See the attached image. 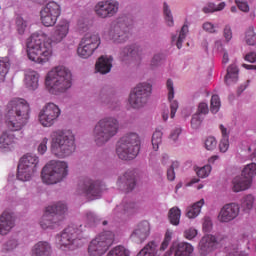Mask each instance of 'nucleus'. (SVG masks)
I'll return each instance as SVG.
<instances>
[{"label":"nucleus","instance_id":"1","mask_svg":"<svg viewBox=\"0 0 256 256\" xmlns=\"http://www.w3.org/2000/svg\"><path fill=\"white\" fill-rule=\"evenodd\" d=\"M71 31V21L61 18L54 26L53 33L50 37L44 31L40 30L33 33L27 43V55L30 61L34 63H48L51 57H53V45H59L63 43L69 36Z\"/></svg>","mask_w":256,"mask_h":256},{"label":"nucleus","instance_id":"2","mask_svg":"<svg viewBox=\"0 0 256 256\" xmlns=\"http://www.w3.org/2000/svg\"><path fill=\"white\" fill-rule=\"evenodd\" d=\"M31 118V106L22 98H13L5 109L4 119L8 131H21Z\"/></svg>","mask_w":256,"mask_h":256},{"label":"nucleus","instance_id":"3","mask_svg":"<svg viewBox=\"0 0 256 256\" xmlns=\"http://www.w3.org/2000/svg\"><path fill=\"white\" fill-rule=\"evenodd\" d=\"M45 87L51 95L67 93L73 87V73L65 66H56L46 74Z\"/></svg>","mask_w":256,"mask_h":256},{"label":"nucleus","instance_id":"4","mask_svg":"<svg viewBox=\"0 0 256 256\" xmlns=\"http://www.w3.org/2000/svg\"><path fill=\"white\" fill-rule=\"evenodd\" d=\"M51 153L58 159L71 157L77 149L75 133L71 129H58L50 135Z\"/></svg>","mask_w":256,"mask_h":256},{"label":"nucleus","instance_id":"5","mask_svg":"<svg viewBox=\"0 0 256 256\" xmlns=\"http://www.w3.org/2000/svg\"><path fill=\"white\" fill-rule=\"evenodd\" d=\"M119 133V120L113 116L100 119L93 130V140L98 147L109 143Z\"/></svg>","mask_w":256,"mask_h":256},{"label":"nucleus","instance_id":"6","mask_svg":"<svg viewBox=\"0 0 256 256\" xmlns=\"http://www.w3.org/2000/svg\"><path fill=\"white\" fill-rule=\"evenodd\" d=\"M83 226L72 224L56 236V243L62 251H75L83 246Z\"/></svg>","mask_w":256,"mask_h":256},{"label":"nucleus","instance_id":"7","mask_svg":"<svg viewBox=\"0 0 256 256\" xmlns=\"http://www.w3.org/2000/svg\"><path fill=\"white\" fill-rule=\"evenodd\" d=\"M69 163L60 160H51L42 169L41 177L46 185H57L67 179Z\"/></svg>","mask_w":256,"mask_h":256},{"label":"nucleus","instance_id":"8","mask_svg":"<svg viewBox=\"0 0 256 256\" xmlns=\"http://www.w3.org/2000/svg\"><path fill=\"white\" fill-rule=\"evenodd\" d=\"M141 139L137 133H128L118 141L116 155L122 161H131L139 155Z\"/></svg>","mask_w":256,"mask_h":256},{"label":"nucleus","instance_id":"9","mask_svg":"<svg viewBox=\"0 0 256 256\" xmlns=\"http://www.w3.org/2000/svg\"><path fill=\"white\" fill-rule=\"evenodd\" d=\"M67 214V205L63 202H57L45 208L44 214L40 219V227L44 230L57 229L61 221Z\"/></svg>","mask_w":256,"mask_h":256},{"label":"nucleus","instance_id":"10","mask_svg":"<svg viewBox=\"0 0 256 256\" xmlns=\"http://www.w3.org/2000/svg\"><path fill=\"white\" fill-rule=\"evenodd\" d=\"M39 167V156L33 153L23 155L18 164L17 179L19 181H31Z\"/></svg>","mask_w":256,"mask_h":256},{"label":"nucleus","instance_id":"11","mask_svg":"<svg viewBox=\"0 0 256 256\" xmlns=\"http://www.w3.org/2000/svg\"><path fill=\"white\" fill-rule=\"evenodd\" d=\"M128 28L129 18L127 16H120L112 21L109 30L104 35L106 39H109L112 43L119 45L127 41Z\"/></svg>","mask_w":256,"mask_h":256},{"label":"nucleus","instance_id":"12","mask_svg":"<svg viewBox=\"0 0 256 256\" xmlns=\"http://www.w3.org/2000/svg\"><path fill=\"white\" fill-rule=\"evenodd\" d=\"M115 241V234L111 231H104L100 233L94 240L91 241L88 247V253L90 256H102L107 253L109 247L113 245Z\"/></svg>","mask_w":256,"mask_h":256},{"label":"nucleus","instance_id":"13","mask_svg":"<svg viewBox=\"0 0 256 256\" xmlns=\"http://www.w3.org/2000/svg\"><path fill=\"white\" fill-rule=\"evenodd\" d=\"M101 37L97 32L87 33L80 41L77 48V55L81 59H89L99 49Z\"/></svg>","mask_w":256,"mask_h":256},{"label":"nucleus","instance_id":"14","mask_svg":"<svg viewBox=\"0 0 256 256\" xmlns=\"http://www.w3.org/2000/svg\"><path fill=\"white\" fill-rule=\"evenodd\" d=\"M153 86L148 82L139 83L130 93L128 103L133 109H141L145 107L151 97Z\"/></svg>","mask_w":256,"mask_h":256},{"label":"nucleus","instance_id":"15","mask_svg":"<svg viewBox=\"0 0 256 256\" xmlns=\"http://www.w3.org/2000/svg\"><path fill=\"white\" fill-rule=\"evenodd\" d=\"M61 117L59 105L49 102L46 103L38 113V122L42 127H53Z\"/></svg>","mask_w":256,"mask_h":256},{"label":"nucleus","instance_id":"16","mask_svg":"<svg viewBox=\"0 0 256 256\" xmlns=\"http://www.w3.org/2000/svg\"><path fill=\"white\" fill-rule=\"evenodd\" d=\"M76 194L87 199H99L101 197V183L91 178H81L76 188Z\"/></svg>","mask_w":256,"mask_h":256},{"label":"nucleus","instance_id":"17","mask_svg":"<svg viewBox=\"0 0 256 256\" xmlns=\"http://www.w3.org/2000/svg\"><path fill=\"white\" fill-rule=\"evenodd\" d=\"M173 230L168 229L164 235V239L159 248V242L153 240L146 244V246L137 254V256H161L163 251L169 247V243L173 239Z\"/></svg>","mask_w":256,"mask_h":256},{"label":"nucleus","instance_id":"18","mask_svg":"<svg viewBox=\"0 0 256 256\" xmlns=\"http://www.w3.org/2000/svg\"><path fill=\"white\" fill-rule=\"evenodd\" d=\"M61 17V5L55 1L48 2L40 11V21L44 27H53Z\"/></svg>","mask_w":256,"mask_h":256},{"label":"nucleus","instance_id":"19","mask_svg":"<svg viewBox=\"0 0 256 256\" xmlns=\"http://www.w3.org/2000/svg\"><path fill=\"white\" fill-rule=\"evenodd\" d=\"M94 11L100 19H111L119 13V2L116 0L100 1L95 5Z\"/></svg>","mask_w":256,"mask_h":256},{"label":"nucleus","instance_id":"20","mask_svg":"<svg viewBox=\"0 0 256 256\" xmlns=\"http://www.w3.org/2000/svg\"><path fill=\"white\" fill-rule=\"evenodd\" d=\"M241 206L235 202L225 204L218 213V221L220 223H231L239 217Z\"/></svg>","mask_w":256,"mask_h":256},{"label":"nucleus","instance_id":"21","mask_svg":"<svg viewBox=\"0 0 256 256\" xmlns=\"http://www.w3.org/2000/svg\"><path fill=\"white\" fill-rule=\"evenodd\" d=\"M151 234V224L148 221L138 223L132 234L130 235L131 241L134 243H144Z\"/></svg>","mask_w":256,"mask_h":256},{"label":"nucleus","instance_id":"22","mask_svg":"<svg viewBox=\"0 0 256 256\" xmlns=\"http://www.w3.org/2000/svg\"><path fill=\"white\" fill-rule=\"evenodd\" d=\"M19 147V142L14 134L4 132L0 136V151L1 153H11Z\"/></svg>","mask_w":256,"mask_h":256},{"label":"nucleus","instance_id":"23","mask_svg":"<svg viewBox=\"0 0 256 256\" xmlns=\"http://www.w3.org/2000/svg\"><path fill=\"white\" fill-rule=\"evenodd\" d=\"M166 89H167V100L170 105V117L171 119H175L177 109H179V101L175 100V85L173 84V80L171 79L167 80Z\"/></svg>","mask_w":256,"mask_h":256},{"label":"nucleus","instance_id":"24","mask_svg":"<svg viewBox=\"0 0 256 256\" xmlns=\"http://www.w3.org/2000/svg\"><path fill=\"white\" fill-rule=\"evenodd\" d=\"M170 251L174 256H191L195 248L188 242H173Z\"/></svg>","mask_w":256,"mask_h":256},{"label":"nucleus","instance_id":"25","mask_svg":"<svg viewBox=\"0 0 256 256\" xmlns=\"http://www.w3.org/2000/svg\"><path fill=\"white\" fill-rule=\"evenodd\" d=\"M95 69L97 73L101 75H107V73H111V69H113V56H101L96 61Z\"/></svg>","mask_w":256,"mask_h":256},{"label":"nucleus","instance_id":"26","mask_svg":"<svg viewBox=\"0 0 256 256\" xmlns=\"http://www.w3.org/2000/svg\"><path fill=\"white\" fill-rule=\"evenodd\" d=\"M15 227V219L10 212H4L0 216V235H9L11 229Z\"/></svg>","mask_w":256,"mask_h":256},{"label":"nucleus","instance_id":"27","mask_svg":"<svg viewBox=\"0 0 256 256\" xmlns=\"http://www.w3.org/2000/svg\"><path fill=\"white\" fill-rule=\"evenodd\" d=\"M117 186L121 191H125V193L133 191L135 189V176H133V172H126L123 176H120Z\"/></svg>","mask_w":256,"mask_h":256},{"label":"nucleus","instance_id":"28","mask_svg":"<svg viewBox=\"0 0 256 256\" xmlns=\"http://www.w3.org/2000/svg\"><path fill=\"white\" fill-rule=\"evenodd\" d=\"M251 185H253L251 179L243 176V174L235 176L232 179V191H234V193H241V191H247V189H251Z\"/></svg>","mask_w":256,"mask_h":256},{"label":"nucleus","instance_id":"29","mask_svg":"<svg viewBox=\"0 0 256 256\" xmlns=\"http://www.w3.org/2000/svg\"><path fill=\"white\" fill-rule=\"evenodd\" d=\"M39 73L35 70H26L24 77V85L29 91H37L39 89Z\"/></svg>","mask_w":256,"mask_h":256},{"label":"nucleus","instance_id":"30","mask_svg":"<svg viewBox=\"0 0 256 256\" xmlns=\"http://www.w3.org/2000/svg\"><path fill=\"white\" fill-rule=\"evenodd\" d=\"M217 247V238L213 235H205L199 242V249L202 255L211 253Z\"/></svg>","mask_w":256,"mask_h":256},{"label":"nucleus","instance_id":"31","mask_svg":"<svg viewBox=\"0 0 256 256\" xmlns=\"http://www.w3.org/2000/svg\"><path fill=\"white\" fill-rule=\"evenodd\" d=\"M137 212V204L135 202L123 200L120 205L114 209L116 215H133Z\"/></svg>","mask_w":256,"mask_h":256},{"label":"nucleus","instance_id":"32","mask_svg":"<svg viewBox=\"0 0 256 256\" xmlns=\"http://www.w3.org/2000/svg\"><path fill=\"white\" fill-rule=\"evenodd\" d=\"M53 249L47 241H39L32 247V256H51Z\"/></svg>","mask_w":256,"mask_h":256},{"label":"nucleus","instance_id":"33","mask_svg":"<svg viewBox=\"0 0 256 256\" xmlns=\"http://www.w3.org/2000/svg\"><path fill=\"white\" fill-rule=\"evenodd\" d=\"M205 205V199H200L199 201L188 206L185 210V215L188 219H197L198 215H201V210Z\"/></svg>","mask_w":256,"mask_h":256},{"label":"nucleus","instance_id":"34","mask_svg":"<svg viewBox=\"0 0 256 256\" xmlns=\"http://www.w3.org/2000/svg\"><path fill=\"white\" fill-rule=\"evenodd\" d=\"M219 129L222 135L219 143V149L221 153H227V151H229V129L224 127L223 124L219 126Z\"/></svg>","mask_w":256,"mask_h":256},{"label":"nucleus","instance_id":"35","mask_svg":"<svg viewBox=\"0 0 256 256\" xmlns=\"http://www.w3.org/2000/svg\"><path fill=\"white\" fill-rule=\"evenodd\" d=\"M239 79V68L237 65L231 64L227 68V74L225 76V83L226 85H233Z\"/></svg>","mask_w":256,"mask_h":256},{"label":"nucleus","instance_id":"36","mask_svg":"<svg viewBox=\"0 0 256 256\" xmlns=\"http://www.w3.org/2000/svg\"><path fill=\"white\" fill-rule=\"evenodd\" d=\"M255 205V196L253 194L245 195L240 200V207L245 213H249Z\"/></svg>","mask_w":256,"mask_h":256},{"label":"nucleus","instance_id":"37","mask_svg":"<svg viewBox=\"0 0 256 256\" xmlns=\"http://www.w3.org/2000/svg\"><path fill=\"white\" fill-rule=\"evenodd\" d=\"M140 49H141V47L137 44H132L130 46H126L120 52V59H122V61H125L127 59V57H133V56L137 55V53H139Z\"/></svg>","mask_w":256,"mask_h":256},{"label":"nucleus","instance_id":"38","mask_svg":"<svg viewBox=\"0 0 256 256\" xmlns=\"http://www.w3.org/2000/svg\"><path fill=\"white\" fill-rule=\"evenodd\" d=\"M168 219L171 225L177 227L181 223V209L177 206L172 207L168 212Z\"/></svg>","mask_w":256,"mask_h":256},{"label":"nucleus","instance_id":"39","mask_svg":"<svg viewBox=\"0 0 256 256\" xmlns=\"http://www.w3.org/2000/svg\"><path fill=\"white\" fill-rule=\"evenodd\" d=\"M241 174L243 177H246V179H250V181L253 183V179L256 178V163L252 162L245 165L242 169Z\"/></svg>","mask_w":256,"mask_h":256},{"label":"nucleus","instance_id":"40","mask_svg":"<svg viewBox=\"0 0 256 256\" xmlns=\"http://www.w3.org/2000/svg\"><path fill=\"white\" fill-rule=\"evenodd\" d=\"M9 67H11L9 58L0 57V83H3L5 81V78L7 77V73H9Z\"/></svg>","mask_w":256,"mask_h":256},{"label":"nucleus","instance_id":"41","mask_svg":"<svg viewBox=\"0 0 256 256\" xmlns=\"http://www.w3.org/2000/svg\"><path fill=\"white\" fill-rule=\"evenodd\" d=\"M189 33V26L187 24H184L179 32L178 37L173 36L172 41H176V46L178 49H181L183 47V42L185 41L187 35Z\"/></svg>","mask_w":256,"mask_h":256},{"label":"nucleus","instance_id":"42","mask_svg":"<svg viewBox=\"0 0 256 256\" xmlns=\"http://www.w3.org/2000/svg\"><path fill=\"white\" fill-rule=\"evenodd\" d=\"M163 14H164V21L168 27H173L175 25V19L173 18V12L169 7V4L166 2L163 3Z\"/></svg>","mask_w":256,"mask_h":256},{"label":"nucleus","instance_id":"43","mask_svg":"<svg viewBox=\"0 0 256 256\" xmlns=\"http://www.w3.org/2000/svg\"><path fill=\"white\" fill-rule=\"evenodd\" d=\"M130 255H131V252H129L127 248L121 245H118L112 248L107 254V256H130Z\"/></svg>","mask_w":256,"mask_h":256},{"label":"nucleus","instance_id":"44","mask_svg":"<svg viewBox=\"0 0 256 256\" xmlns=\"http://www.w3.org/2000/svg\"><path fill=\"white\" fill-rule=\"evenodd\" d=\"M163 143V132L156 130L152 135V149L159 151V146Z\"/></svg>","mask_w":256,"mask_h":256},{"label":"nucleus","instance_id":"45","mask_svg":"<svg viewBox=\"0 0 256 256\" xmlns=\"http://www.w3.org/2000/svg\"><path fill=\"white\" fill-rule=\"evenodd\" d=\"M219 109H221V99L219 95H212L210 102V111L214 115L219 113Z\"/></svg>","mask_w":256,"mask_h":256},{"label":"nucleus","instance_id":"46","mask_svg":"<svg viewBox=\"0 0 256 256\" xmlns=\"http://www.w3.org/2000/svg\"><path fill=\"white\" fill-rule=\"evenodd\" d=\"M245 42L247 45H256V32L253 26H250L245 35Z\"/></svg>","mask_w":256,"mask_h":256},{"label":"nucleus","instance_id":"47","mask_svg":"<svg viewBox=\"0 0 256 256\" xmlns=\"http://www.w3.org/2000/svg\"><path fill=\"white\" fill-rule=\"evenodd\" d=\"M211 171H213V167L209 164L196 169V173L200 179H207L211 175Z\"/></svg>","mask_w":256,"mask_h":256},{"label":"nucleus","instance_id":"48","mask_svg":"<svg viewBox=\"0 0 256 256\" xmlns=\"http://www.w3.org/2000/svg\"><path fill=\"white\" fill-rule=\"evenodd\" d=\"M202 29L206 33H210L211 35H215L219 33V28L213 22L206 21L202 24Z\"/></svg>","mask_w":256,"mask_h":256},{"label":"nucleus","instance_id":"49","mask_svg":"<svg viewBox=\"0 0 256 256\" xmlns=\"http://www.w3.org/2000/svg\"><path fill=\"white\" fill-rule=\"evenodd\" d=\"M203 116L200 114H194L191 119V129L197 131V129L201 128V124L203 123Z\"/></svg>","mask_w":256,"mask_h":256},{"label":"nucleus","instance_id":"50","mask_svg":"<svg viewBox=\"0 0 256 256\" xmlns=\"http://www.w3.org/2000/svg\"><path fill=\"white\" fill-rule=\"evenodd\" d=\"M16 31L19 33V35H24L25 31H27V21L21 17H18L16 19Z\"/></svg>","mask_w":256,"mask_h":256},{"label":"nucleus","instance_id":"51","mask_svg":"<svg viewBox=\"0 0 256 256\" xmlns=\"http://www.w3.org/2000/svg\"><path fill=\"white\" fill-rule=\"evenodd\" d=\"M85 221L88 225H90V227H92V225H95V223L99 221V217L93 211H86Z\"/></svg>","mask_w":256,"mask_h":256},{"label":"nucleus","instance_id":"52","mask_svg":"<svg viewBox=\"0 0 256 256\" xmlns=\"http://www.w3.org/2000/svg\"><path fill=\"white\" fill-rule=\"evenodd\" d=\"M182 131L183 130L181 129V127H176L172 129L169 135V140L171 141V143H179V135H181Z\"/></svg>","mask_w":256,"mask_h":256},{"label":"nucleus","instance_id":"53","mask_svg":"<svg viewBox=\"0 0 256 256\" xmlns=\"http://www.w3.org/2000/svg\"><path fill=\"white\" fill-rule=\"evenodd\" d=\"M179 168V162L175 161L171 163V166L167 170V177L169 181H175V169Z\"/></svg>","mask_w":256,"mask_h":256},{"label":"nucleus","instance_id":"54","mask_svg":"<svg viewBox=\"0 0 256 256\" xmlns=\"http://www.w3.org/2000/svg\"><path fill=\"white\" fill-rule=\"evenodd\" d=\"M204 145L207 151H213L217 147V139L213 136H209L206 138Z\"/></svg>","mask_w":256,"mask_h":256},{"label":"nucleus","instance_id":"55","mask_svg":"<svg viewBox=\"0 0 256 256\" xmlns=\"http://www.w3.org/2000/svg\"><path fill=\"white\" fill-rule=\"evenodd\" d=\"M199 234V231L195 229L194 227H190L184 231V237L185 239H188V241H193L195 237Z\"/></svg>","mask_w":256,"mask_h":256},{"label":"nucleus","instance_id":"56","mask_svg":"<svg viewBox=\"0 0 256 256\" xmlns=\"http://www.w3.org/2000/svg\"><path fill=\"white\" fill-rule=\"evenodd\" d=\"M47 143H49V138L44 137L40 140L37 151L39 155H45L47 153Z\"/></svg>","mask_w":256,"mask_h":256},{"label":"nucleus","instance_id":"57","mask_svg":"<svg viewBox=\"0 0 256 256\" xmlns=\"http://www.w3.org/2000/svg\"><path fill=\"white\" fill-rule=\"evenodd\" d=\"M207 113H209V104L205 101L200 102L198 104L196 115H201V117H203V115H207Z\"/></svg>","mask_w":256,"mask_h":256},{"label":"nucleus","instance_id":"58","mask_svg":"<svg viewBox=\"0 0 256 256\" xmlns=\"http://www.w3.org/2000/svg\"><path fill=\"white\" fill-rule=\"evenodd\" d=\"M223 38L225 43H231V39H233V30L231 26L226 25L223 29Z\"/></svg>","mask_w":256,"mask_h":256},{"label":"nucleus","instance_id":"59","mask_svg":"<svg viewBox=\"0 0 256 256\" xmlns=\"http://www.w3.org/2000/svg\"><path fill=\"white\" fill-rule=\"evenodd\" d=\"M235 3L240 9V11H243V13H249V4L245 0H235Z\"/></svg>","mask_w":256,"mask_h":256},{"label":"nucleus","instance_id":"60","mask_svg":"<svg viewBox=\"0 0 256 256\" xmlns=\"http://www.w3.org/2000/svg\"><path fill=\"white\" fill-rule=\"evenodd\" d=\"M211 229H213V221L211 220V217L206 216L204 217L203 231H205V233H209Z\"/></svg>","mask_w":256,"mask_h":256},{"label":"nucleus","instance_id":"61","mask_svg":"<svg viewBox=\"0 0 256 256\" xmlns=\"http://www.w3.org/2000/svg\"><path fill=\"white\" fill-rule=\"evenodd\" d=\"M213 51L215 53H223L225 51V47L223 46V40L218 39L214 42Z\"/></svg>","mask_w":256,"mask_h":256},{"label":"nucleus","instance_id":"62","mask_svg":"<svg viewBox=\"0 0 256 256\" xmlns=\"http://www.w3.org/2000/svg\"><path fill=\"white\" fill-rule=\"evenodd\" d=\"M161 65V55L156 54L153 56L150 66L152 69H155V67H159Z\"/></svg>","mask_w":256,"mask_h":256},{"label":"nucleus","instance_id":"63","mask_svg":"<svg viewBox=\"0 0 256 256\" xmlns=\"http://www.w3.org/2000/svg\"><path fill=\"white\" fill-rule=\"evenodd\" d=\"M17 245H18L17 240L15 239L8 240L5 244V250L13 251V249H16Z\"/></svg>","mask_w":256,"mask_h":256},{"label":"nucleus","instance_id":"64","mask_svg":"<svg viewBox=\"0 0 256 256\" xmlns=\"http://www.w3.org/2000/svg\"><path fill=\"white\" fill-rule=\"evenodd\" d=\"M227 256H247V253L239 251V247L230 249Z\"/></svg>","mask_w":256,"mask_h":256}]
</instances>
